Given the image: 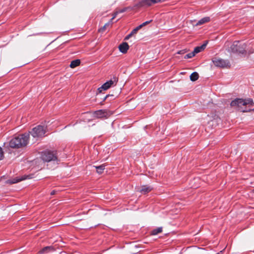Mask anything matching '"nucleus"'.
<instances>
[{
  "instance_id": "28",
  "label": "nucleus",
  "mask_w": 254,
  "mask_h": 254,
  "mask_svg": "<svg viewBox=\"0 0 254 254\" xmlns=\"http://www.w3.org/2000/svg\"><path fill=\"white\" fill-rule=\"evenodd\" d=\"M113 97V95H110V94H108V95H106L104 98H103V101H105L107 98H108L109 97Z\"/></svg>"
},
{
  "instance_id": "16",
  "label": "nucleus",
  "mask_w": 254,
  "mask_h": 254,
  "mask_svg": "<svg viewBox=\"0 0 254 254\" xmlns=\"http://www.w3.org/2000/svg\"><path fill=\"white\" fill-rule=\"evenodd\" d=\"M210 18L209 17H203L197 22V23H196V25H202L204 23L209 22L210 21Z\"/></svg>"
},
{
  "instance_id": "9",
  "label": "nucleus",
  "mask_w": 254,
  "mask_h": 254,
  "mask_svg": "<svg viewBox=\"0 0 254 254\" xmlns=\"http://www.w3.org/2000/svg\"><path fill=\"white\" fill-rule=\"evenodd\" d=\"M94 116L98 118H107L109 117V113L105 110H100L94 112Z\"/></svg>"
},
{
  "instance_id": "19",
  "label": "nucleus",
  "mask_w": 254,
  "mask_h": 254,
  "mask_svg": "<svg viewBox=\"0 0 254 254\" xmlns=\"http://www.w3.org/2000/svg\"><path fill=\"white\" fill-rule=\"evenodd\" d=\"M105 165L104 164H102L99 166H95V167L96 169V171L99 174H101L103 173V171L105 169Z\"/></svg>"
},
{
  "instance_id": "24",
  "label": "nucleus",
  "mask_w": 254,
  "mask_h": 254,
  "mask_svg": "<svg viewBox=\"0 0 254 254\" xmlns=\"http://www.w3.org/2000/svg\"><path fill=\"white\" fill-rule=\"evenodd\" d=\"M128 8V7H125L121 9L118 10L117 11L118 13H123L127 10V9Z\"/></svg>"
},
{
  "instance_id": "6",
  "label": "nucleus",
  "mask_w": 254,
  "mask_h": 254,
  "mask_svg": "<svg viewBox=\"0 0 254 254\" xmlns=\"http://www.w3.org/2000/svg\"><path fill=\"white\" fill-rule=\"evenodd\" d=\"M118 81V79L116 77H113L111 80L107 81L103 84L98 89V92L101 93L102 90H106L110 88L112 85H116Z\"/></svg>"
},
{
  "instance_id": "4",
  "label": "nucleus",
  "mask_w": 254,
  "mask_h": 254,
  "mask_svg": "<svg viewBox=\"0 0 254 254\" xmlns=\"http://www.w3.org/2000/svg\"><path fill=\"white\" fill-rule=\"evenodd\" d=\"M41 159L45 162H50L57 160V154L56 151L45 150L41 152Z\"/></svg>"
},
{
  "instance_id": "21",
  "label": "nucleus",
  "mask_w": 254,
  "mask_h": 254,
  "mask_svg": "<svg viewBox=\"0 0 254 254\" xmlns=\"http://www.w3.org/2000/svg\"><path fill=\"white\" fill-rule=\"evenodd\" d=\"M152 21V20H150L149 21H145L143 23H142L141 24L139 25V26H137L138 28L140 30L142 27L146 25L147 24L150 23Z\"/></svg>"
},
{
  "instance_id": "1",
  "label": "nucleus",
  "mask_w": 254,
  "mask_h": 254,
  "mask_svg": "<svg viewBox=\"0 0 254 254\" xmlns=\"http://www.w3.org/2000/svg\"><path fill=\"white\" fill-rule=\"evenodd\" d=\"M230 106L242 112H248L254 110L252 109L254 103L251 98L245 99L236 98L231 102Z\"/></svg>"
},
{
  "instance_id": "27",
  "label": "nucleus",
  "mask_w": 254,
  "mask_h": 254,
  "mask_svg": "<svg viewBox=\"0 0 254 254\" xmlns=\"http://www.w3.org/2000/svg\"><path fill=\"white\" fill-rule=\"evenodd\" d=\"M186 52H187L186 50H180V51H178L177 52V54L182 55V54H185Z\"/></svg>"
},
{
  "instance_id": "5",
  "label": "nucleus",
  "mask_w": 254,
  "mask_h": 254,
  "mask_svg": "<svg viewBox=\"0 0 254 254\" xmlns=\"http://www.w3.org/2000/svg\"><path fill=\"white\" fill-rule=\"evenodd\" d=\"M46 127L44 126L38 125L32 128L28 133L31 134L34 138H40L44 136L46 133Z\"/></svg>"
},
{
  "instance_id": "3",
  "label": "nucleus",
  "mask_w": 254,
  "mask_h": 254,
  "mask_svg": "<svg viewBox=\"0 0 254 254\" xmlns=\"http://www.w3.org/2000/svg\"><path fill=\"white\" fill-rule=\"evenodd\" d=\"M246 48L245 44H241L239 41H235L231 45L228 51L230 53L245 54H246Z\"/></svg>"
},
{
  "instance_id": "11",
  "label": "nucleus",
  "mask_w": 254,
  "mask_h": 254,
  "mask_svg": "<svg viewBox=\"0 0 254 254\" xmlns=\"http://www.w3.org/2000/svg\"><path fill=\"white\" fill-rule=\"evenodd\" d=\"M120 51L123 53L126 54L129 49V46L126 42H123L119 46Z\"/></svg>"
},
{
  "instance_id": "20",
  "label": "nucleus",
  "mask_w": 254,
  "mask_h": 254,
  "mask_svg": "<svg viewBox=\"0 0 254 254\" xmlns=\"http://www.w3.org/2000/svg\"><path fill=\"white\" fill-rule=\"evenodd\" d=\"M162 232V227H158L157 228L153 229L151 232V234L152 235H156L159 233H160Z\"/></svg>"
},
{
  "instance_id": "7",
  "label": "nucleus",
  "mask_w": 254,
  "mask_h": 254,
  "mask_svg": "<svg viewBox=\"0 0 254 254\" xmlns=\"http://www.w3.org/2000/svg\"><path fill=\"white\" fill-rule=\"evenodd\" d=\"M212 62L215 66L220 67H227L229 65V62L228 61L224 60L219 58H213Z\"/></svg>"
},
{
  "instance_id": "12",
  "label": "nucleus",
  "mask_w": 254,
  "mask_h": 254,
  "mask_svg": "<svg viewBox=\"0 0 254 254\" xmlns=\"http://www.w3.org/2000/svg\"><path fill=\"white\" fill-rule=\"evenodd\" d=\"M207 43L208 42L206 41L205 43L202 44L201 46L195 47L193 50V52L195 55L203 51L205 48Z\"/></svg>"
},
{
  "instance_id": "2",
  "label": "nucleus",
  "mask_w": 254,
  "mask_h": 254,
  "mask_svg": "<svg viewBox=\"0 0 254 254\" xmlns=\"http://www.w3.org/2000/svg\"><path fill=\"white\" fill-rule=\"evenodd\" d=\"M29 138V133L20 134L12 138L9 142V145L12 148H19L26 146Z\"/></svg>"
},
{
  "instance_id": "22",
  "label": "nucleus",
  "mask_w": 254,
  "mask_h": 254,
  "mask_svg": "<svg viewBox=\"0 0 254 254\" xmlns=\"http://www.w3.org/2000/svg\"><path fill=\"white\" fill-rule=\"evenodd\" d=\"M195 54L194 53L193 51L191 53H189L188 54H187L185 56V59H190V58H191L192 57H193L194 56H195Z\"/></svg>"
},
{
  "instance_id": "15",
  "label": "nucleus",
  "mask_w": 254,
  "mask_h": 254,
  "mask_svg": "<svg viewBox=\"0 0 254 254\" xmlns=\"http://www.w3.org/2000/svg\"><path fill=\"white\" fill-rule=\"evenodd\" d=\"M139 29L137 27H136V28H135L134 29H133L131 31V32L128 34L127 35L125 38V40H128L131 36H132L133 35L137 33V31L139 30Z\"/></svg>"
},
{
  "instance_id": "18",
  "label": "nucleus",
  "mask_w": 254,
  "mask_h": 254,
  "mask_svg": "<svg viewBox=\"0 0 254 254\" xmlns=\"http://www.w3.org/2000/svg\"><path fill=\"white\" fill-rule=\"evenodd\" d=\"M199 77L198 73L197 72H192L190 75V79L192 81H195L198 79Z\"/></svg>"
},
{
  "instance_id": "17",
  "label": "nucleus",
  "mask_w": 254,
  "mask_h": 254,
  "mask_svg": "<svg viewBox=\"0 0 254 254\" xmlns=\"http://www.w3.org/2000/svg\"><path fill=\"white\" fill-rule=\"evenodd\" d=\"M80 64V61L79 60H75L72 61L70 64V67L71 68H74L78 66Z\"/></svg>"
},
{
  "instance_id": "13",
  "label": "nucleus",
  "mask_w": 254,
  "mask_h": 254,
  "mask_svg": "<svg viewBox=\"0 0 254 254\" xmlns=\"http://www.w3.org/2000/svg\"><path fill=\"white\" fill-rule=\"evenodd\" d=\"M152 188L148 186H143L141 187V189L140 190V192L143 194H146L151 191Z\"/></svg>"
},
{
  "instance_id": "14",
  "label": "nucleus",
  "mask_w": 254,
  "mask_h": 254,
  "mask_svg": "<svg viewBox=\"0 0 254 254\" xmlns=\"http://www.w3.org/2000/svg\"><path fill=\"white\" fill-rule=\"evenodd\" d=\"M53 250V247L51 246H47L44 248H43L42 249H41L39 252V254H45L48 253L49 252H50V250Z\"/></svg>"
},
{
  "instance_id": "29",
  "label": "nucleus",
  "mask_w": 254,
  "mask_h": 254,
  "mask_svg": "<svg viewBox=\"0 0 254 254\" xmlns=\"http://www.w3.org/2000/svg\"><path fill=\"white\" fill-rule=\"evenodd\" d=\"M55 190H53L51 192V195H54L55 194Z\"/></svg>"
},
{
  "instance_id": "26",
  "label": "nucleus",
  "mask_w": 254,
  "mask_h": 254,
  "mask_svg": "<svg viewBox=\"0 0 254 254\" xmlns=\"http://www.w3.org/2000/svg\"><path fill=\"white\" fill-rule=\"evenodd\" d=\"M118 14H119V13H118V12L117 10V11H116L114 13V14H113V17H112V18H111V19L110 20L111 22H112V20H113V19H114V18L117 16V15Z\"/></svg>"
},
{
  "instance_id": "23",
  "label": "nucleus",
  "mask_w": 254,
  "mask_h": 254,
  "mask_svg": "<svg viewBox=\"0 0 254 254\" xmlns=\"http://www.w3.org/2000/svg\"><path fill=\"white\" fill-rule=\"evenodd\" d=\"M112 22H111V21H110L109 22H108V23L105 24L104 25V26L99 30V31L104 30L106 29V28L107 27V26H109L110 25L112 24Z\"/></svg>"
},
{
  "instance_id": "25",
  "label": "nucleus",
  "mask_w": 254,
  "mask_h": 254,
  "mask_svg": "<svg viewBox=\"0 0 254 254\" xmlns=\"http://www.w3.org/2000/svg\"><path fill=\"white\" fill-rule=\"evenodd\" d=\"M4 157L3 152L2 148L0 147V160H1Z\"/></svg>"
},
{
  "instance_id": "10",
  "label": "nucleus",
  "mask_w": 254,
  "mask_h": 254,
  "mask_svg": "<svg viewBox=\"0 0 254 254\" xmlns=\"http://www.w3.org/2000/svg\"><path fill=\"white\" fill-rule=\"evenodd\" d=\"M31 178H32V175H24L20 178H18V179L14 178V179H13L12 180H9L7 181V182L9 184H13L17 183H18L21 181H22V180H25L26 179H30Z\"/></svg>"
},
{
  "instance_id": "8",
  "label": "nucleus",
  "mask_w": 254,
  "mask_h": 254,
  "mask_svg": "<svg viewBox=\"0 0 254 254\" xmlns=\"http://www.w3.org/2000/svg\"><path fill=\"white\" fill-rule=\"evenodd\" d=\"M165 0H142L136 4V6L139 7H143L145 6H151L152 4L163 2Z\"/></svg>"
}]
</instances>
